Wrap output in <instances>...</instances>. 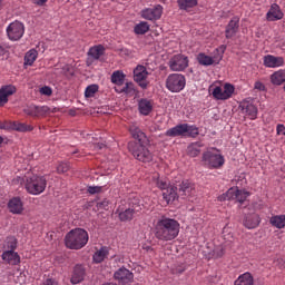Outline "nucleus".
<instances>
[{"label":"nucleus","instance_id":"nucleus-51","mask_svg":"<svg viewBox=\"0 0 285 285\" xmlns=\"http://www.w3.org/2000/svg\"><path fill=\"white\" fill-rule=\"evenodd\" d=\"M214 257L216 258L224 257V247H216L214 249Z\"/></svg>","mask_w":285,"mask_h":285},{"label":"nucleus","instance_id":"nucleus-28","mask_svg":"<svg viewBox=\"0 0 285 285\" xmlns=\"http://www.w3.org/2000/svg\"><path fill=\"white\" fill-rule=\"evenodd\" d=\"M234 285H257V284H255V278L253 277V274H250L249 272H246L238 276V279L234 282Z\"/></svg>","mask_w":285,"mask_h":285},{"label":"nucleus","instance_id":"nucleus-14","mask_svg":"<svg viewBox=\"0 0 285 285\" xmlns=\"http://www.w3.org/2000/svg\"><path fill=\"white\" fill-rule=\"evenodd\" d=\"M8 209L9 213H12V215H22L23 214V200L21 197L16 196L9 199L8 202Z\"/></svg>","mask_w":285,"mask_h":285},{"label":"nucleus","instance_id":"nucleus-12","mask_svg":"<svg viewBox=\"0 0 285 285\" xmlns=\"http://www.w3.org/2000/svg\"><path fill=\"white\" fill-rule=\"evenodd\" d=\"M146 79H148V70L146 67L138 65L134 69V81H136V83H138L142 90H146V88H148V82Z\"/></svg>","mask_w":285,"mask_h":285},{"label":"nucleus","instance_id":"nucleus-58","mask_svg":"<svg viewBox=\"0 0 285 285\" xmlns=\"http://www.w3.org/2000/svg\"><path fill=\"white\" fill-rule=\"evenodd\" d=\"M3 8V0H0V10Z\"/></svg>","mask_w":285,"mask_h":285},{"label":"nucleus","instance_id":"nucleus-39","mask_svg":"<svg viewBox=\"0 0 285 285\" xmlns=\"http://www.w3.org/2000/svg\"><path fill=\"white\" fill-rule=\"evenodd\" d=\"M148 30H150V24H148V22H146V21L139 22L134 28V32L136 35H146V32H148Z\"/></svg>","mask_w":285,"mask_h":285},{"label":"nucleus","instance_id":"nucleus-8","mask_svg":"<svg viewBox=\"0 0 285 285\" xmlns=\"http://www.w3.org/2000/svg\"><path fill=\"white\" fill-rule=\"evenodd\" d=\"M202 161L204 166H207V168H222V166H224L226 163L222 154H216L213 151H205L203 154Z\"/></svg>","mask_w":285,"mask_h":285},{"label":"nucleus","instance_id":"nucleus-36","mask_svg":"<svg viewBox=\"0 0 285 285\" xmlns=\"http://www.w3.org/2000/svg\"><path fill=\"white\" fill-rule=\"evenodd\" d=\"M126 81V75L122 71H114L111 75V83L116 85V88H120V86Z\"/></svg>","mask_w":285,"mask_h":285},{"label":"nucleus","instance_id":"nucleus-43","mask_svg":"<svg viewBox=\"0 0 285 285\" xmlns=\"http://www.w3.org/2000/svg\"><path fill=\"white\" fill-rule=\"evenodd\" d=\"M47 115H50V107L36 106V117H46Z\"/></svg>","mask_w":285,"mask_h":285},{"label":"nucleus","instance_id":"nucleus-24","mask_svg":"<svg viewBox=\"0 0 285 285\" xmlns=\"http://www.w3.org/2000/svg\"><path fill=\"white\" fill-rule=\"evenodd\" d=\"M197 60L200 66H213V63H219L222 61V56L210 57L206 53H199Z\"/></svg>","mask_w":285,"mask_h":285},{"label":"nucleus","instance_id":"nucleus-55","mask_svg":"<svg viewBox=\"0 0 285 285\" xmlns=\"http://www.w3.org/2000/svg\"><path fill=\"white\" fill-rule=\"evenodd\" d=\"M36 6H43L45 3H48V0H37L36 2Z\"/></svg>","mask_w":285,"mask_h":285},{"label":"nucleus","instance_id":"nucleus-35","mask_svg":"<svg viewBox=\"0 0 285 285\" xmlns=\"http://www.w3.org/2000/svg\"><path fill=\"white\" fill-rule=\"evenodd\" d=\"M109 253L110 252L108 250V247H101L100 249H98L92 257L95 264H101V262H104V259L108 257Z\"/></svg>","mask_w":285,"mask_h":285},{"label":"nucleus","instance_id":"nucleus-61","mask_svg":"<svg viewBox=\"0 0 285 285\" xmlns=\"http://www.w3.org/2000/svg\"><path fill=\"white\" fill-rule=\"evenodd\" d=\"M72 155H77V151H73Z\"/></svg>","mask_w":285,"mask_h":285},{"label":"nucleus","instance_id":"nucleus-16","mask_svg":"<svg viewBox=\"0 0 285 285\" xmlns=\"http://www.w3.org/2000/svg\"><path fill=\"white\" fill-rule=\"evenodd\" d=\"M265 68H282L284 66V58L273 55H267L263 58Z\"/></svg>","mask_w":285,"mask_h":285},{"label":"nucleus","instance_id":"nucleus-37","mask_svg":"<svg viewBox=\"0 0 285 285\" xmlns=\"http://www.w3.org/2000/svg\"><path fill=\"white\" fill-rule=\"evenodd\" d=\"M37 57H39V52L36 49H30L24 56L26 66H32L37 61Z\"/></svg>","mask_w":285,"mask_h":285},{"label":"nucleus","instance_id":"nucleus-11","mask_svg":"<svg viewBox=\"0 0 285 285\" xmlns=\"http://www.w3.org/2000/svg\"><path fill=\"white\" fill-rule=\"evenodd\" d=\"M169 68L173 72H181L188 68V57L176 55L169 60Z\"/></svg>","mask_w":285,"mask_h":285},{"label":"nucleus","instance_id":"nucleus-60","mask_svg":"<svg viewBox=\"0 0 285 285\" xmlns=\"http://www.w3.org/2000/svg\"><path fill=\"white\" fill-rule=\"evenodd\" d=\"M125 55H130V51L129 50H125Z\"/></svg>","mask_w":285,"mask_h":285},{"label":"nucleus","instance_id":"nucleus-25","mask_svg":"<svg viewBox=\"0 0 285 285\" xmlns=\"http://www.w3.org/2000/svg\"><path fill=\"white\" fill-rule=\"evenodd\" d=\"M119 216L120 222H130L135 215V209L132 208H124V206H119L116 210Z\"/></svg>","mask_w":285,"mask_h":285},{"label":"nucleus","instance_id":"nucleus-47","mask_svg":"<svg viewBox=\"0 0 285 285\" xmlns=\"http://www.w3.org/2000/svg\"><path fill=\"white\" fill-rule=\"evenodd\" d=\"M24 112L26 115H29V117H37V105H30L24 108Z\"/></svg>","mask_w":285,"mask_h":285},{"label":"nucleus","instance_id":"nucleus-19","mask_svg":"<svg viewBox=\"0 0 285 285\" xmlns=\"http://www.w3.org/2000/svg\"><path fill=\"white\" fill-rule=\"evenodd\" d=\"M17 92L14 85H6L0 88V106H6L8 97H12Z\"/></svg>","mask_w":285,"mask_h":285},{"label":"nucleus","instance_id":"nucleus-53","mask_svg":"<svg viewBox=\"0 0 285 285\" xmlns=\"http://www.w3.org/2000/svg\"><path fill=\"white\" fill-rule=\"evenodd\" d=\"M276 132H277V135H284V137H285V127H284V125H277V127H276Z\"/></svg>","mask_w":285,"mask_h":285},{"label":"nucleus","instance_id":"nucleus-56","mask_svg":"<svg viewBox=\"0 0 285 285\" xmlns=\"http://www.w3.org/2000/svg\"><path fill=\"white\" fill-rule=\"evenodd\" d=\"M0 130H8V125H6L3 121H0Z\"/></svg>","mask_w":285,"mask_h":285},{"label":"nucleus","instance_id":"nucleus-34","mask_svg":"<svg viewBox=\"0 0 285 285\" xmlns=\"http://www.w3.org/2000/svg\"><path fill=\"white\" fill-rule=\"evenodd\" d=\"M115 91L118 92V95L124 92L125 95L132 97V95H135V83L126 82L124 87H115Z\"/></svg>","mask_w":285,"mask_h":285},{"label":"nucleus","instance_id":"nucleus-41","mask_svg":"<svg viewBox=\"0 0 285 285\" xmlns=\"http://www.w3.org/2000/svg\"><path fill=\"white\" fill-rule=\"evenodd\" d=\"M97 92H99V85H89L85 89V97H86V99H90V98L95 97V95H97Z\"/></svg>","mask_w":285,"mask_h":285},{"label":"nucleus","instance_id":"nucleus-18","mask_svg":"<svg viewBox=\"0 0 285 285\" xmlns=\"http://www.w3.org/2000/svg\"><path fill=\"white\" fill-rule=\"evenodd\" d=\"M267 21H279L284 19V12L277 3H273L266 13Z\"/></svg>","mask_w":285,"mask_h":285},{"label":"nucleus","instance_id":"nucleus-6","mask_svg":"<svg viewBox=\"0 0 285 285\" xmlns=\"http://www.w3.org/2000/svg\"><path fill=\"white\" fill-rule=\"evenodd\" d=\"M209 94L216 101H226L235 95V86L225 83L224 87H209Z\"/></svg>","mask_w":285,"mask_h":285},{"label":"nucleus","instance_id":"nucleus-40","mask_svg":"<svg viewBox=\"0 0 285 285\" xmlns=\"http://www.w3.org/2000/svg\"><path fill=\"white\" fill-rule=\"evenodd\" d=\"M17 244H18L17 238L13 236H9L4 240L3 248H6V250H17Z\"/></svg>","mask_w":285,"mask_h":285},{"label":"nucleus","instance_id":"nucleus-23","mask_svg":"<svg viewBox=\"0 0 285 285\" xmlns=\"http://www.w3.org/2000/svg\"><path fill=\"white\" fill-rule=\"evenodd\" d=\"M234 194H232V202H238L239 204H244L248 197H250V193L246 190H242L237 187H232Z\"/></svg>","mask_w":285,"mask_h":285},{"label":"nucleus","instance_id":"nucleus-57","mask_svg":"<svg viewBox=\"0 0 285 285\" xmlns=\"http://www.w3.org/2000/svg\"><path fill=\"white\" fill-rule=\"evenodd\" d=\"M3 55H6V48L0 45V57H3Z\"/></svg>","mask_w":285,"mask_h":285},{"label":"nucleus","instance_id":"nucleus-20","mask_svg":"<svg viewBox=\"0 0 285 285\" xmlns=\"http://www.w3.org/2000/svg\"><path fill=\"white\" fill-rule=\"evenodd\" d=\"M262 222V218H259V214L252 213L247 214L243 220V224L245 228H248L249 230L253 228H257Z\"/></svg>","mask_w":285,"mask_h":285},{"label":"nucleus","instance_id":"nucleus-49","mask_svg":"<svg viewBox=\"0 0 285 285\" xmlns=\"http://www.w3.org/2000/svg\"><path fill=\"white\" fill-rule=\"evenodd\" d=\"M101 189L102 188L100 186H89L87 193H89V195H97L101 193Z\"/></svg>","mask_w":285,"mask_h":285},{"label":"nucleus","instance_id":"nucleus-10","mask_svg":"<svg viewBox=\"0 0 285 285\" xmlns=\"http://www.w3.org/2000/svg\"><path fill=\"white\" fill-rule=\"evenodd\" d=\"M161 14H164V7L160 4L145 8L140 12V17L147 21H159V19H161Z\"/></svg>","mask_w":285,"mask_h":285},{"label":"nucleus","instance_id":"nucleus-33","mask_svg":"<svg viewBox=\"0 0 285 285\" xmlns=\"http://www.w3.org/2000/svg\"><path fill=\"white\" fill-rule=\"evenodd\" d=\"M269 224L274 228H278L282 230V228H285V215H274L269 218Z\"/></svg>","mask_w":285,"mask_h":285},{"label":"nucleus","instance_id":"nucleus-45","mask_svg":"<svg viewBox=\"0 0 285 285\" xmlns=\"http://www.w3.org/2000/svg\"><path fill=\"white\" fill-rule=\"evenodd\" d=\"M186 268H187L186 264H184V263L177 264V265L173 266L171 273L174 275H181V273H184L186 271Z\"/></svg>","mask_w":285,"mask_h":285},{"label":"nucleus","instance_id":"nucleus-52","mask_svg":"<svg viewBox=\"0 0 285 285\" xmlns=\"http://www.w3.org/2000/svg\"><path fill=\"white\" fill-rule=\"evenodd\" d=\"M254 88H255L256 90H261V91L266 90V86H264V85H263L262 82H259V81H256V82H255Z\"/></svg>","mask_w":285,"mask_h":285},{"label":"nucleus","instance_id":"nucleus-3","mask_svg":"<svg viewBox=\"0 0 285 285\" xmlns=\"http://www.w3.org/2000/svg\"><path fill=\"white\" fill-rule=\"evenodd\" d=\"M179 222L168 216H160L154 225V234L159 242H173L179 235Z\"/></svg>","mask_w":285,"mask_h":285},{"label":"nucleus","instance_id":"nucleus-30","mask_svg":"<svg viewBox=\"0 0 285 285\" xmlns=\"http://www.w3.org/2000/svg\"><path fill=\"white\" fill-rule=\"evenodd\" d=\"M10 128L12 130H17V132H32V130H35V127H32L31 125L17 121L11 122Z\"/></svg>","mask_w":285,"mask_h":285},{"label":"nucleus","instance_id":"nucleus-21","mask_svg":"<svg viewBox=\"0 0 285 285\" xmlns=\"http://www.w3.org/2000/svg\"><path fill=\"white\" fill-rule=\"evenodd\" d=\"M2 259L10 266H18V264H21V257L19 256V253L14 250H4L2 253Z\"/></svg>","mask_w":285,"mask_h":285},{"label":"nucleus","instance_id":"nucleus-5","mask_svg":"<svg viewBox=\"0 0 285 285\" xmlns=\"http://www.w3.org/2000/svg\"><path fill=\"white\" fill-rule=\"evenodd\" d=\"M48 186V180L43 176L31 175L26 177V190L29 195H41Z\"/></svg>","mask_w":285,"mask_h":285},{"label":"nucleus","instance_id":"nucleus-26","mask_svg":"<svg viewBox=\"0 0 285 285\" xmlns=\"http://www.w3.org/2000/svg\"><path fill=\"white\" fill-rule=\"evenodd\" d=\"M138 109L140 115L148 117V115L153 112V100H148L146 98L140 99L138 102Z\"/></svg>","mask_w":285,"mask_h":285},{"label":"nucleus","instance_id":"nucleus-50","mask_svg":"<svg viewBox=\"0 0 285 285\" xmlns=\"http://www.w3.org/2000/svg\"><path fill=\"white\" fill-rule=\"evenodd\" d=\"M40 95H45V97H50L52 95V88L48 86L40 88Z\"/></svg>","mask_w":285,"mask_h":285},{"label":"nucleus","instance_id":"nucleus-13","mask_svg":"<svg viewBox=\"0 0 285 285\" xmlns=\"http://www.w3.org/2000/svg\"><path fill=\"white\" fill-rule=\"evenodd\" d=\"M114 279L119 282V284L121 285L132 284L135 279V274H132V272H130L126 267H120L118 271L115 272Z\"/></svg>","mask_w":285,"mask_h":285},{"label":"nucleus","instance_id":"nucleus-48","mask_svg":"<svg viewBox=\"0 0 285 285\" xmlns=\"http://www.w3.org/2000/svg\"><path fill=\"white\" fill-rule=\"evenodd\" d=\"M108 206H110V200L106 198L97 203V208L99 210H108Z\"/></svg>","mask_w":285,"mask_h":285},{"label":"nucleus","instance_id":"nucleus-22","mask_svg":"<svg viewBox=\"0 0 285 285\" xmlns=\"http://www.w3.org/2000/svg\"><path fill=\"white\" fill-rule=\"evenodd\" d=\"M239 30V18L235 17L233 18L225 30V37L226 39H233V37H235V35H237Z\"/></svg>","mask_w":285,"mask_h":285},{"label":"nucleus","instance_id":"nucleus-7","mask_svg":"<svg viewBox=\"0 0 285 285\" xmlns=\"http://www.w3.org/2000/svg\"><path fill=\"white\" fill-rule=\"evenodd\" d=\"M166 88L169 92H181L186 88V76L181 73H170L166 79Z\"/></svg>","mask_w":285,"mask_h":285},{"label":"nucleus","instance_id":"nucleus-59","mask_svg":"<svg viewBox=\"0 0 285 285\" xmlns=\"http://www.w3.org/2000/svg\"><path fill=\"white\" fill-rule=\"evenodd\" d=\"M3 144V137L0 136V146Z\"/></svg>","mask_w":285,"mask_h":285},{"label":"nucleus","instance_id":"nucleus-15","mask_svg":"<svg viewBox=\"0 0 285 285\" xmlns=\"http://www.w3.org/2000/svg\"><path fill=\"white\" fill-rule=\"evenodd\" d=\"M85 277H86V267H83V265L81 264H77L73 267L72 275L70 278L71 284L73 285L81 284Z\"/></svg>","mask_w":285,"mask_h":285},{"label":"nucleus","instance_id":"nucleus-2","mask_svg":"<svg viewBox=\"0 0 285 285\" xmlns=\"http://www.w3.org/2000/svg\"><path fill=\"white\" fill-rule=\"evenodd\" d=\"M129 131L131 137L136 140L134 142H129L128 148L131 153L132 157L137 159V161H141L142 164H150L153 161V154L146 147V142L148 141V138L146 137V134L141 131L137 126L132 125L129 127Z\"/></svg>","mask_w":285,"mask_h":285},{"label":"nucleus","instance_id":"nucleus-29","mask_svg":"<svg viewBox=\"0 0 285 285\" xmlns=\"http://www.w3.org/2000/svg\"><path fill=\"white\" fill-rule=\"evenodd\" d=\"M104 52H106V48L102 45H97L89 49L88 55L97 61L104 57Z\"/></svg>","mask_w":285,"mask_h":285},{"label":"nucleus","instance_id":"nucleus-1","mask_svg":"<svg viewBox=\"0 0 285 285\" xmlns=\"http://www.w3.org/2000/svg\"><path fill=\"white\" fill-rule=\"evenodd\" d=\"M151 183L163 190V198L167 205L173 204L178 197L186 199V197H190L195 193V187L188 180L176 181L170 185V181L161 177L159 173L151 175Z\"/></svg>","mask_w":285,"mask_h":285},{"label":"nucleus","instance_id":"nucleus-54","mask_svg":"<svg viewBox=\"0 0 285 285\" xmlns=\"http://www.w3.org/2000/svg\"><path fill=\"white\" fill-rule=\"evenodd\" d=\"M42 285H59V283L57 281H55L53 278H47V279H45Z\"/></svg>","mask_w":285,"mask_h":285},{"label":"nucleus","instance_id":"nucleus-27","mask_svg":"<svg viewBox=\"0 0 285 285\" xmlns=\"http://www.w3.org/2000/svg\"><path fill=\"white\" fill-rule=\"evenodd\" d=\"M185 124H179L165 132L166 137H186Z\"/></svg>","mask_w":285,"mask_h":285},{"label":"nucleus","instance_id":"nucleus-38","mask_svg":"<svg viewBox=\"0 0 285 285\" xmlns=\"http://www.w3.org/2000/svg\"><path fill=\"white\" fill-rule=\"evenodd\" d=\"M180 10H190L197 6V0H177Z\"/></svg>","mask_w":285,"mask_h":285},{"label":"nucleus","instance_id":"nucleus-32","mask_svg":"<svg viewBox=\"0 0 285 285\" xmlns=\"http://www.w3.org/2000/svg\"><path fill=\"white\" fill-rule=\"evenodd\" d=\"M271 81H272L273 86H282V83H285V69L275 71L271 76Z\"/></svg>","mask_w":285,"mask_h":285},{"label":"nucleus","instance_id":"nucleus-4","mask_svg":"<svg viewBox=\"0 0 285 285\" xmlns=\"http://www.w3.org/2000/svg\"><path fill=\"white\" fill-rule=\"evenodd\" d=\"M88 232L82 228H76L70 230L65 237V244L67 248L71 250H81L86 244H88Z\"/></svg>","mask_w":285,"mask_h":285},{"label":"nucleus","instance_id":"nucleus-42","mask_svg":"<svg viewBox=\"0 0 285 285\" xmlns=\"http://www.w3.org/2000/svg\"><path fill=\"white\" fill-rule=\"evenodd\" d=\"M186 135L185 137H197L199 135V128L193 125L185 124Z\"/></svg>","mask_w":285,"mask_h":285},{"label":"nucleus","instance_id":"nucleus-46","mask_svg":"<svg viewBox=\"0 0 285 285\" xmlns=\"http://www.w3.org/2000/svg\"><path fill=\"white\" fill-rule=\"evenodd\" d=\"M70 170V164L69 163H59L57 166V171L60 175H63V173H68Z\"/></svg>","mask_w":285,"mask_h":285},{"label":"nucleus","instance_id":"nucleus-31","mask_svg":"<svg viewBox=\"0 0 285 285\" xmlns=\"http://www.w3.org/2000/svg\"><path fill=\"white\" fill-rule=\"evenodd\" d=\"M202 148H204V144L202 142H193L187 147L188 157H199L202 154Z\"/></svg>","mask_w":285,"mask_h":285},{"label":"nucleus","instance_id":"nucleus-9","mask_svg":"<svg viewBox=\"0 0 285 285\" xmlns=\"http://www.w3.org/2000/svg\"><path fill=\"white\" fill-rule=\"evenodd\" d=\"M26 32V27L20 21H13L7 27V36L10 41H19Z\"/></svg>","mask_w":285,"mask_h":285},{"label":"nucleus","instance_id":"nucleus-17","mask_svg":"<svg viewBox=\"0 0 285 285\" xmlns=\"http://www.w3.org/2000/svg\"><path fill=\"white\" fill-rule=\"evenodd\" d=\"M239 108L243 112V115H246V117H248L252 120L257 119V107L248 101H243L239 105Z\"/></svg>","mask_w":285,"mask_h":285},{"label":"nucleus","instance_id":"nucleus-44","mask_svg":"<svg viewBox=\"0 0 285 285\" xmlns=\"http://www.w3.org/2000/svg\"><path fill=\"white\" fill-rule=\"evenodd\" d=\"M235 190L229 188L225 194L218 196V202H233Z\"/></svg>","mask_w":285,"mask_h":285}]
</instances>
